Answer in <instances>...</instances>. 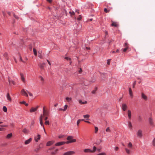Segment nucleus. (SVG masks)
I'll list each match as a JSON object with an SVG mask.
<instances>
[{"mask_svg":"<svg viewBox=\"0 0 155 155\" xmlns=\"http://www.w3.org/2000/svg\"><path fill=\"white\" fill-rule=\"evenodd\" d=\"M83 117H84L87 120H89V118L90 117V116L88 114H86L85 115H83Z\"/></svg>","mask_w":155,"mask_h":155,"instance_id":"obj_21","label":"nucleus"},{"mask_svg":"<svg viewBox=\"0 0 155 155\" xmlns=\"http://www.w3.org/2000/svg\"><path fill=\"white\" fill-rule=\"evenodd\" d=\"M65 59L68 60H71V59L70 58H68V57H65Z\"/></svg>","mask_w":155,"mask_h":155,"instance_id":"obj_51","label":"nucleus"},{"mask_svg":"<svg viewBox=\"0 0 155 155\" xmlns=\"http://www.w3.org/2000/svg\"><path fill=\"white\" fill-rule=\"evenodd\" d=\"M38 56L39 58H42V56L41 54L39 52H38Z\"/></svg>","mask_w":155,"mask_h":155,"instance_id":"obj_43","label":"nucleus"},{"mask_svg":"<svg viewBox=\"0 0 155 155\" xmlns=\"http://www.w3.org/2000/svg\"><path fill=\"white\" fill-rule=\"evenodd\" d=\"M128 46H127V47H125L124 49H123V51L124 52H126L127 49H128Z\"/></svg>","mask_w":155,"mask_h":155,"instance_id":"obj_39","label":"nucleus"},{"mask_svg":"<svg viewBox=\"0 0 155 155\" xmlns=\"http://www.w3.org/2000/svg\"><path fill=\"white\" fill-rule=\"evenodd\" d=\"M0 126L1 127H8V125H0Z\"/></svg>","mask_w":155,"mask_h":155,"instance_id":"obj_45","label":"nucleus"},{"mask_svg":"<svg viewBox=\"0 0 155 155\" xmlns=\"http://www.w3.org/2000/svg\"><path fill=\"white\" fill-rule=\"evenodd\" d=\"M73 137L71 136H68L67 139L68 140H70V141H73V140H75V141L72 142V143L75 142L76 141V140L75 139H72Z\"/></svg>","mask_w":155,"mask_h":155,"instance_id":"obj_6","label":"nucleus"},{"mask_svg":"<svg viewBox=\"0 0 155 155\" xmlns=\"http://www.w3.org/2000/svg\"><path fill=\"white\" fill-rule=\"evenodd\" d=\"M66 142H61L57 143L55 144L56 146H59L63 145Z\"/></svg>","mask_w":155,"mask_h":155,"instance_id":"obj_9","label":"nucleus"},{"mask_svg":"<svg viewBox=\"0 0 155 155\" xmlns=\"http://www.w3.org/2000/svg\"><path fill=\"white\" fill-rule=\"evenodd\" d=\"M66 99L68 102L70 101L71 100V98L69 97H67L66 98Z\"/></svg>","mask_w":155,"mask_h":155,"instance_id":"obj_32","label":"nucleus"},{"mask_svg":"<svg viewBox=\"0 0 155 155\" xmlns=\"http://www.w3.org/2000/svg\"><path fill=\"white\" fill-rule=\"evenodd\" d=\"M67 107H68V105H65L64 107V109H63V111H65L66 110V109H67Z\"/></svg>","mask_w":155,"mask_h":155,"instance_id":"obj_38","label":"nucleus"},{"mask_svg":"<svg viewBox=\"0 0 155 155\" xmlns=\"http://www.w3.org/2000/svg\"><path fill=\"white\" fill-rule=\"evenodd\" d=\"M68 140V141L67 142H66L65 143H66L67 144H68V143H72V141H70V140ZM74 140V141H75V140ZM73 142H74V141H73Z\"/></svg>","mask_w":155,"mask_h":155,"instance_id":"obj_46","label":"nucleus"},{"mask_svg":"<svg viewBox=\"0 0 155 155\" xmlns=\"http://www.w3.org/2000/svg\"><path fill=\"white\" fill-rule=\"evenodd\" d=\"M127 115L128 118L129 119H130L131 118V113L130 110H128L127 111Z\"/></svg>","mask_w":155,"mask_h":155,"instance_id":"obj_11","label":"nucleus"},{"mask_svg":"<svg viewBox=\"0 0 155 155\" xmlns=\"http://www.w3.org/2000/svg\"><path fill=\"white\" fill-rule=\"evenodd\" d=\"M141 94V97L145 101H146L147 99V97L143 93H142Z\"/></svg>","mask_w":155,"mask_h":155,"instance_id":"obj_8","label":"nucleus"},{"mask_svg":"<svg viewBox=\"0 0 155 155\" xmlns=\"http://www.w3.org/2000/svg\"><path fill=\"white\" fill-rule=\"evenodd\" d=\"M32 138H29L28 140H26L25 142V144L26 145L29 144L31 141Z\"/></svg>","mask_w":155,"mask_h":155,"instance_id":"obj_13","label":"nucleus"},{"mask_svg":"<svg viewBox=\"0 0 155 155\" xmlns=\"http://www.w3.org/2000/svg\"><path fill=\"white\" fill-rule=\"evenodd\" d=\"M45 65V63H43L42 64H40L39 65V67L42 69H43L44 68V66Z\"/></svg>","mask_w":155,"mask_h":155,"instance_id":"obj_20","label":"nucleus"},{"mask_svg":"<svg viewBox=\"0 0 155 155\" xmlns=\"http://www.w3.org/2000/svg\"><path fill=\"white\" fill-rule=\"evenodd\" d=\"M7 98L9 102H11L12 101V99L11 97H10L9 94V93H8L7 94Z\"/></svg>","mask_w":155,"mask_h":155,"instance_id":"obj_14","label":"nucleus"},{"mask_svg":"<svg viewBox=\"0 0 155 155\" xmlns=\"http://www.w3.org/2000/svg\"><path fill=\"white\" fill-rule=\"evenodd\" d=\"M81 121V119H79L78 120L77 123V124L78 126H79V124Z\"/></svg>","mask_w":155,"mask_h":155,"instance_id":"obj_37","label":"nucleus"},{"mask_svg":"<svg viewBox=\"0 0 155 155\" xmlns=\"http://www.w3.org/2000/svg\"><path fill=\"white\" fill-rule=\"evenodd\" d=\"M8 82L9 84L10 85V83H12L13 85H15V81H11L9 79H8Z\"/></svg>","mask_w":155,"mask_h":155,"instance_id":"obj_25","label":"nucleus"},{"mask_svg":"<svg viewBox=\"0 0 155 155\" xmlns=\"http://www.w3.org/2000/svg\"><path fill=\"white\" fill-rule=\"evenodd\" d=\"M12 133H10L8 134L6 137V138L7 139H9L12 137Z\"/></svg>","mask_w":155,"mask_h":155,"instance_id":"obj_22","label":"nucleus"},{"mask_svg":"<svg viewBox=\"0 0 155 155\" xmlns=\"http://www.w3.org/2000/svg\"><path fill=\"white\" fill-rule=\"evenodd\" d=\"M3 110L5 112L7 111V108L5 106H4L3 108Z\"/></svg>","mask_w":155,"mask_h":155,"instance_id":"obj_34","label":"nucleus"},{"mask_svg":"<svg viewBox=\"0 0 155 155\" xmlns=\"http://www.w3.org/2000/svg\"><path fill=\"white\" fill-rule=\"evenodd\" d=\"M137 136L139 138H141L142 136V131L141 130H139L137 133Z\"/></svg>","mask_w":155,"mask_h":155,"instance_id":"obj_3","label":"nucleus"},{"mask_svg":"<svg viewBox=\"0 0 155 155\" xmlns=\"http://www.w3.org/2000/svg\"><path fill=\"white\" fill-rule=\"evenodd\" d=\"M21 94L23 95L26 97H28V95L26 92L25 91L24 89H22L21 91Z\"/></svg>","mask_w":155,"mask_h":155,"instance_id":"obj_7","label":"nucleus"},{"mask_svg":"<svg viewBox=\"0 0 155 155\" xmlns=\"http://www.w3.org/2000/svg\"><path fill=\"white\" fill-rule=\"evenodd\" d=\"M96 112L97 111H101V109L100 108H98L96 110Z\"/></svg>","mask_w":155,"mask_h":155,"instance_id":"obj_58","label":"nucleus"},{"mask_svg":"<svg viewBox=\"0 0 155 155\" xmlns=\"http://www.w3.org/2000/svg\"><path fill=\"white\" fill-rule=\"evenodd\" d=\"M79 102L80 104H86L87 103V102L86 101L82 102L81 100H79Z\"/></svg>","mask_w":155,"mask_h":155,"instance_id":"obj_24","label":"nucleus"},{"mask_svg":"<svg viewBox=\"0 0 155 155\" xmlns=\"http://www.w3.org/2000/svg\"><path fill=\"white\" fill-rule=\"evenodd\" d=\"M138 121L139 122H141L142 120V117L140 116H139L138 118Z\"/></svg>","mask_w":155,"mask_h":155,"instance_id":"obj_28","label":"nucleus"},{"mask_svg":"<svg viewBox=\"0 0 155 155\" xmlns=\"http://www.w3.org/2000/svg\"><path fill=\"white\" fill-rule=\"evenodd\" d=\"M41 148V147L40 146H39L38 147V148H36V149H35V150H34V151H36V152H38V150H39V149Z\"/></svg>","mask_w":155,"mask_h":155,"instance_id":"obj_36","label":"nucleus"},{"mask_svg":"<svg viewBox=\"0 0 155 155\" xmlns=\"http://www.w3.org/2000/svg\"><path fill=\"white\" fill-rule=\"evenodd\" d=\"M118 147H116L115 148V150L116 151H117L118 149Z\"/></svg>","mask_w":155,"mask_h":155,"instance_id":"obj_60","label":"nucleus"},{"mask_svg":"<svg viewBox=\"0 0 155 155\" xmlns=\"http://www.w3.org/2000/svg\"><path fill=\"white\" fill-rule=\"evenodd\" d=\"M75 152L73 151H70L64 153L63 155H72L74 154Z\"/></svg>","mask_w":155,"mask_h":155,"instance_id":"obj_2","label":"nucleus"},{"mask_svg":"<svg viewBox=\"0 0 155 155\" xmlns=\"http://www.w3.org/2000/svg\"><path fill=\"white\" fill-rule=\"evenodd\" d=\"M45 125H49V121L48 120H46L45 123Z\"/></svg>","mask_w":155,"mask_h":155,"instance_id":"obj_42","label":"nucleus"},{"mask_svg":"<svg viewBox=\"0 0 155 155\" xmlns=\"http://www.w3.org/2000/svg\"><path fill=\"white\" fill-rule=\"evenodd\" d=\"M105 74L103 73L101 74V76L102 77H103L104 78L105 77Z\"/></svg>","mask_w":155,"mask_h":155,"instance_id":"obj_49","label":"nucleus"},{"mask_svg":"<svg viewBox=\"0 0 155 155\" xmlns=\"http://www.w3.org/2000/svg\"><path fill=\"white\" fill-rule=\"evenodd\" d=\"M63 137H64V136L61 135H60L59 136H58V137L59 138H63Z\"/></svg>","mask_w":155,"mask_h":155,"instance_id":"obj_56","label":"nucleus"},{"mask_svg":"<svg viewBox=\"0 0 155 155\" xmlns=\"http://www.w3.org/2000/svg\"><path fill=\"white\" fill-rule=\"evenodd\" d=\"M95 133H97L98 130V128L97 127H95Z\"/></svg>","mask_w":155,"mask_h":155,"instance_id":"obj_33","label":"nucleus"},{"mask_svg":"<svg viewBox=\"0 0 155 155\" xmlns=\"http://www.w3.org/2000/svg\"><path fill=\"white\" fill-rule=\"evenodd\" d=\"M106 131L107 132H110L111 131L109 127H107L106 129Z\"/></svg>","mask_w":155,"mask_h":155,"instance_id":"obj_35","label":"nucleus"},{"mask_svg":"<svg viewBox=\"0 0 155 155\" xmlns=\"http://www.w3.org/2000/svg\"><path fill=\"white\" fill-rule=\"evenodd\" d=\"M38 107V106H37L36 108L32 107L30 110V112H32L36 111Z\"/></svg>","mask_w":155,"mask_h":155,"instance_id":"obj_12","label":"nucleus"},{"mask_svg":"<svg viewBox=\"0 0 155 155\" xmlns=\"http://www.w3.org/2000/svg\"><path fill=\"white\" fill-rule=\"evenodd\" d=\"M41 136L39 134H38L37 136H35L34 140L36 142H38L39 140L40 139Z\"/></svg>","mask_w":155,"mask_h":155,"instance_id":"obj_4","label":"nucleus"},{"mask_svg":"<svg viewBox=\"0 0 155 155\" xmlns=\"http://www.w3.org/2000/svg\"><path fill=\"white\" fill-rule=\"evenodd\" d=\"M39 78L40 79L41 81H44V78H43V77L42 76H40Z\"/></svg>","mask_w":155,"mask_h":155,"instance_id":"obj_47","label":"nucleus"},{"mask_svg":"<svg viewBox=\"0 0 155 155\" xmlns=\"http://www.w3.org/2000/svg\"><path fill=\"white\" fill-rule=\"evenodd\" d=\"M97 155H106V153H101L97 154Z\"/></svg>","mask_w":155,"mask_h":155,"instance_id":"obj_41","label":"nucleus"},{"mask_svg":"<svg viewBox=\"0 0 155 155\" xmlns=\"http://www.w3.org/2000/svg\"><path fill=\"white\" fill-rule=\"evenodd\" d=\"M81 15H79V17L78 18H77L78 20H81Z\"/></svg>","mask_w":155,"mask_h":155,"instance_id":"obj_52","label":"nucleus"},{"mask_svg":"<svg viewBox=\"0 0 155 155\" xmlns=\"http://www.w3.org/2000/svg\"><path fill=\"white\" fill-rule=\"evenodd\" d=\"M25 103H26V102L25 101H22L20 102V103H21V104H25Z\"/></svg>","mask_w":155,"mask_h":155,"instance_id":"obj_48","label":"nucleus"},{"mask_svg":"<svg viewBox=\"0 0 155 155\" xmlns=\"http://www.w3.org/2000/svg\"><path fill=\"white\" fill-rule=\"evenodd\" d=\"M33 50L34 54H35V55L37 56V51H36V49L35 48H34L33 49Z\"/></svg>","mask_w":155,"mask_h":155,"instance_id":"obj_30","label":"nucleus"},{"mask_svg":"<svg viewBox=\"0 0 155 155\" xmlns=\"http://www.w3.org/2000/svg\"><path fill=\"white\" fill-rule=\"evenodd\" d=\"M69 13L71 15H74V12H70Z\"/></svg>","mask_w":155,"mask_h":155,"instance_id":"obj_44","label":"nucleus"},{"mask_svg":"<svg viewBox=\"0 0 155 155\" xmlns=\"http://www.w3.org/2000/svg\"><path fill=\"white\" fill-rule=\"evenodd\" d=\"M128 44L127 43H125L124 44V47H127V46H128Z\"/></svg>","mask_w":155,"mask_h":155,"instance_id":"obj_50","label":"nucleus"},{"mask_svg":"<svg viewBox=\"0 0 155 155\" xmlns=\"http://www.w3.org/2000/svg\"><path fill=\"white\" fill-rule=\"evenodd\" d=\"M129 94H130V96L132 98H133V93H132L131 89L130 87L129 88Z\"/></svg>","mask_w":155,"mask_h":155,"instance_id":"obj_16","label":"nucleus"},{"mask_svg":"<svg viewBox=\"0 0 155 155\" xmlns=\"http://www.w3.org/2000/svg\"><path fill=\"white\" fill-rule=\"evenodd\" d=\"M84 151L85 153H91L92 150L90 149H84Z\"/></svg>","mask_w":155,"mask_h":155,"instance_id":"obj_18","label":"nucleus"},{"mask_svg":"<svg viewBox=\"0 0 155 155\" xmlns=\"http://www.w3.org/2000/svg\"><path fill=\"white\" fill-rule=\"evenodd\" d=\"M149 122L151 126H153L154 125L153 120L152 118H150L149 119Z\"/></svg>","mask_w":155,"mask_h":155,"instance_id":"obj_15","label":"nucleus"},{"mask_svg":"<svg viewBox=\"0 0 155 155\" xmlns=\"http://www.w3.org/2000/svg\"><path fill=\"white\" fill-rule=\"evenodd\" d=\"M2 14H3V15L4 16H5V13L4 11H2Z\"/></svg>","mask_w":155,"mask_h":155,"instance_id":"obj_62","label":"nucleus"},{"mask_svg":"<svg viewBox=\"0 0 155 155\" xmlns=\"http://www.w3.org/2000/svg\"><path fill=\"white\" fill-rule=\"evenodd\" d=\"M112 26H113L115 27H116L117 26V25L116 22H113L111 24Z\"/></svg>","mask_w":155,"mask_h":155,"instance_id":"obj_31","label":"nucleus"},{"mask_svg":"<svg viewBox=\"0 0 155 155\" xmlns=\"http://www.w3.org/2000/svg\"><path fill=\"white\" fill-rule=\"evenodd\" d=\"M122 109L123 110L125 111L127 108V106L126 104H123L122 106Z\"/></svg>","mask_w":155,"mask_h":155,"instance_id":"obj_5","label":"nucleus"},{"mask_svg":"<svg viewBox=\"0 0 155 155\" xmlns=\"http://www.w3.org/2000/svg\"><path fill=\"white\" fill-rule=\"evenodd\" d=\"M136 84V81H135L133 84V87L134 88L135 85Z\"/></svg>","mask_w":155,"mask_h":155,"instance_id":"obj_54","label":"nucleus"},{"mask_svg":"<svg viewBox=\"0 0 155 155\" xmlns=\"http://www.w3.org/2000/svg\"><path fill=\"white\" fill-rule=\"evenodd\" d=\"M128 126L129 129L130 130H131L132 129V125L130 121L128 122Z\"/></svg>","mask_w":155,"mask_h":155,"instance_id":"obj_17","label":"nucleus"},{"mask_svg":"<svg viewBox=\"0 0 155 155\" xmlns=\"http://www.w3.org/2000/svg\"><path fill=\"white\" fill-rule=\"evenodd\" d=\"M20 60L23 62H24V61L22 60V58L21 57H20Z\"/></svg>","mask_w":155,"mask_h":155,"instance_id":"obj_63","label":"nucleus"},{"mask_svg":"<svg viewBox=\"0 0 155 155\" xmlns=\"http://www.w3.org/2000/svg\"><path fill=\"white\" fill-rule=\"evenodd\" d=\"M127 146L129 148H132V143L131 142L129 143L128 144Z\"/></svg>","mask_w":155,"mask_h":155,"instance_id":"obj_26","label":"nucleus"},{"mask_svg":"<svg viewBox=\"0 0 155 155\" xmlns=\"http://www.w3.org/2000/svg\"><path fill=\"white\" fill-rule=\"evenodd\" d=\"M4 130L5 129L3 128H0V131H2Z\"/></svg>","mask_w":155,"mask_h":155,"instance_id":"obj_59","label":"nucleus"},{"mask_svg":"<svg viewBox=\"0 0 155 155\" xmlns=\"http://www.w3.org/2000/svg\"><path fill=\"white\" fill-rule=\"evenodd\" d=\"M20 75L21 76V80H22L23 82L25 83V80L23 74L21 73H20Z\"/></svg>","mask_w":155,"mask_h":155,"instance_id":"obj_10","label":"nucleus"},{"mask_svg":"<svg viewBox=\"0 0 155 155\" xmlns=\"http://www.w3.org/2000/svg\"><path fill=\"white\" fill-rule=\"evenodd\" d=\"M22 132L25 134H28L29 132V131L26 128H24L23 129Z\"/></svg>","mask_w":155,"mask_h":155,"instance_id":"obj_19","label":"nucleus"},{"mask_svg":"<svg viewBox=\"0 0 155 155\" xmlns=\"http://www.w3.org/2000/svg\"><path fill=\"white\" fill-rule=\"evenodd\" d=\"M110 60H107V64L108 65H109L110 64Z\"/></svg>","mask_w":155,"mask_h":155,"instance_id":"obj_55","label":"nucleus"},{"mask_svg":"<svg viewBox=\"0 0 155 155\" xmlns=\"http://www.w3.org/2000/svg\"><path fill=\"white\" fill-rule=\"evenodd\" d=\"M45 120H47L48 119L47 116H45Z\"/></svg>","mask_w":155,"mask_h":155,"instance_id":"obj_64","label":"nucleus"},{"mask_svg":"<svg viewBox=\"0 0 155 155\" xmlns=\"http://www.w3.org/2000/svg\"><path fill=\"white\" fill-rule=\"evenodd\" d=\"M48 112L45 109V107L43 108V114L41 115L40 118V124L42 126H43V123L42 121L43 117L44 116H48Z\"/></svg>","mask_w":155,"mask_h":155,"instance_id":"obj_1","label":"nucleus"},{"mask_svg":"<svg viewBox=\"0 0 155 155\" xmlns=\"http://www.w3.org/2000/svg\"><path fill=\"white\" fill-rule=\"evenodd\" d=\"M96 149V147L95 146H94L93 147V150H92L91 153L94 152L95 151Z\"/></svg>","mask_w":155,"mask_h":155,"instance_id":"obj_40","label":"nucleus"},{"mask_svg":"<svg viewBox=\"0 0 155 155\" xmlns=\"http://www.w3.org/2000/svg\"><path fill=\"white\" fill-rule=\"evenodd\" d=\"M125 150L126 151V153L128 154H130V150H129L127 148H126L125 149Z\"/></svg>","mask_w":155,"mask_h":155,"instance_id":"obj_29","label":"nucleus"},{"mask_svg":"<svg viewBox=\"0 0 155 155\" xmlns=\"http://www.w3.org/2000/svg\"><path fill=\"white\" fill-rule=\"evenodd\" d=\"M110 9H107V8H105L104 9V11L106 12V13H108L110 12Z\"/></svg>","mask_w":155,"mask_h":155,"instance_id":"obj_27","label":"nucleus"},{"mask_svg":"<svg viewBox=\"0 0 155 155\" xmlns=\"http://www.w3.org/2000/svg\"><path fill=\"white\" fill-rule=\"evenodd\" d=\"M28 93L29 94V96H32V93H31L30 92H29V91H28Z\"/></svg>","mask_w":155,"mask_h":155,"instance_id":"obj_53","label":"nucleus"},{"mask_svg":"<svg viewBox=\"0 0 155 155\" xmlns=\"http://www.w3.org/2000/svg\"><path fill=\"white\" fill-rule=\"evenodd\" d=\"M13 16L15 18L18 19V17L17 16H16L15 14H13Z\"/></svg>","mask_w":155,"mask_h":155,"instance_id":"obj_57","label":"nucleus"},{"mask_svg":"<svg viewBox=\"0 0 155 155\" xmlns=\"http://www.w3.org/2000/svg\"><path fill=\"white\" fill-rule=\"evenodd\" d=\"M48 63L50 65H51V64L50 62L48 60H47Z\"/></svg>","mask_w":155,"mask_h":155,"instance_id":"obj_61","label":"nucleus"},{"mask_svg":"<svg viewBox=\"0 0 155 155\" xmlns=\"http://www.w3.org/2000/svg\"><path fill=\"white\" fill-rule=\"evenodd\" d=\"M54 143L53 141H50L47 142V146H49L52 144Z\"/></svg>","mask_w":155,"mask_h":155,"instance_id":"obj_23","label":"nucleus"}]
</instances>
